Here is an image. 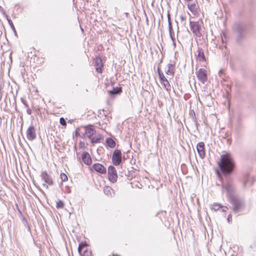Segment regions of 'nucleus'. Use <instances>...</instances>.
Listing matches in <instances>:
<instances>
[{
	"label": "nucleus",
	"mask_w": 256,
	"mask_h": 256,
	"mask_svg": "<svg viewBox=\"0 0 256 256\" xmlns=\"http://www.w3.org/2000/svg\"><path fill=\"white\" fill-rule=\"evenodd\" d=\"M222 211L224 212H226V210L228 209V208L227 207H224V206H222Z\"/></svg>",
	"instance_id": "nucleus-31"
},
{
	"label": "nucleus",
	"mask_w": 256,
	"mask_h": 256,
	"mask_svg": "<svg viewBox=\"0 0 256 256\" xmlns=\"http://www.w3.org/2000/svg\"><path fill=\"white\" fill-rule=\"evenodd\" d=\"M104 192L106 195L109 196H112L114 194L112 188L108 186L104 187Z\"/></svg>",
	"instance_id": "nucleus-17"
},
{
	"label": "nucleus",
	"mask_w": 256,
	"mask_h": 256,
	"mask_svg": "<svg viewBox=\"0 0 256 256\" xmlns=\"http://www.w3.org/2000/svg\"><path fill=\"white\" fill-rule=\"evenodd\" d=\"M56 207L57 208H62L64 207V203L62 200H58L56 202Z\"/></svg>",
	"instance_id": "nucleus-26"
},
{
	"label": "nucleus",
	"mask_w": 256,
	"mask_h": 256,
	"mask_svg": "<svg viewBox=\"0 0 256 256\" xmlns=\"http://www.w3.org/2000/svg\"><path fill=\"white\" fill-rule=\"evenodd\" d=\"M60 178L63 182H66L68 180V177L64 173L60 174Z\"/></svg>",
	"instance_id": "nucleus-27"
},
{
	"label": "nucleus",
	"mask_w": 256,
	"mask_h": 256,
	"mask_svg": "<svg viewBox=\"0 0 256 256\" xmlns=\"http://www.w3.org/2000/svg\"><path fill=\"white\" fill-rule=\"evenodd\" d=\"M166 66L168 70H166V74L173 76L174 74V66L170 64Z\"/></svg>",
	"instance_id": "nucleus-16"
},
{
	"label": "nucleus",
	"mask_w": 256,
	"mask_h": 256,
	"mask_svg": "<svg viewBox=\"0 0 256 256\" xmlns=\"http://www.w3.org/2000/svg\"><path fill=\"white\" fill-rule=\"evenodd\" d=\"M190 25L193 34L197 37H200L202 36L201 28L198 22H190Z\"/></svg>",
	"instance_id": "nucleus-4"
},
{
	"label": "nucleus",
	"mask_w": 256,
	"mask_h": 256,
	"mask_svg": "<svg viewBox=\"0 0 256 256\" xmlns=\"http://www.w3.org/2000/svg\"><path fill=\"white\" fill-rule=\"evenodd\" d=\"M84 134L91 140L92 143L99 142L100 140V136L97 137L96 136V130L92 128L91 126H86Z\"/></svg>",
	"instance_id": "nucleus-2"
},
{
	"label": "nucleus",
	"mask_w": 256,
	"mask_h": 256,
	"mask_svg": "<svg viewBox=\"0 0 256 256\" xmlns=\"http://www.w3.org/2000/svg\"><path fill=\"white\" fill-rule=\"evenodd\" d=\"M86 246L84 243L81 242L79 244L78 248V252L81 256H92V252L91 250L86 248L84 250L83 254H82V250Z\"/></svg>",
	"instance_id": "nucleus-9"
},
{
	"label": "nucleus",
	"mask_w": 256,
	"mask_h": 256,
	"mask_svg": "<svg viewBox=\"0 0 256 256\" xmlns=\"http://www.w3.org/2000/svg\"><path fill=\"white\" fill-rule=\"evenodd\" d=\"M121 92V88L116 87L113 88V89L112 90L109 91V92L112 94H116L120 93Z\"/></svg>",
	"instance_id": "nucleus-22"
},
{
	"label": "nucleus",
	"mask_w": 256,
	"mask_h": 256,
	"mask_svg": "<svg viewBox=\"0 0 256 256\" xmlns=\"http://www.w3.org/2000/svg\"><path fill=\"white\" fill-rule=\"evenodd\" d=\"M221 208H222V206L218 204H214L210 207L211 209L214 211L219 210Z\"/></svg>",
	"instance_id": "nucleus-23"
},
{
	"label": "nucleus",
	"mask_w": 256,
	"mask_h": 256,
	"mask_svg": "<svg viewBox=\"0 0 256 256\" xmlns=\"http://www.w3.org/2000/svg\"><path fill=\"white\" fill-rule=\"evenodd\" d=\"M232 190V186L230 184H226L223 186V190H226L228 193L230 192Z\"/></svg>",
	"instance_id": "nucleus-21"
},
{
	"label": "nucleus",
	"mask_w": 256,
	"mask_h": 256,
	"mask_svg": "<svg viewBox=\"0 0 256 256\" xmlns=\"http://www.w3.org/2000/svg\"><path fill=\"white\" fill-rule=\"evenodd\" d=\"M60 122L62 126H66V122L63 118H61L60 119Z\"/></svg>",
	"instance_id": "nucleus-29"
},
{
	"label": "nucleus",
	"mask_w": 256,
	"mask_h": 256,
	"mask_svg": "<svg viewBox=\"0 0 256 256\" xmlns=\"http://www.w3.org/2000/svg\"><path fill=\"white\" fill-rule=\"evenodd\" d=\"M82 162L86 165H90L92 164V158L90 154L88 152H84L82 154Z\"/></svg>",
	"instance_id": "nucleus-12"
},
{
	"label": "nucleus",
	"mask_w": 256,
	"mask_h": 256,
	"mask_svg": "<svg viewBox=\"0 0 256 256\" xmlns=\"http://www.w3.org/2000/svg\"><path fill=\"white\" fill-rule=\"evenodd\" d=\"M198 154L200 158H203L205 156L204 144L203 142L198 144L196 146Z\"/></svg>",
	"instance_id": "nucleus-11"
},
{
	"label": "nucleus",
	"mask_w": 256,
	"mask_h": 256,
	"mask_svg": "<svg viewBox=\"0 0 256 256\" xmlns=\"http://www.w3.org/2000/svg\"><path fill=\"white\" fill-rule=\"evenodd\" d=\"M222 80H224V81H225V80H226V78H225V76H224V77H223V76H222Z\"/></svg>",
	"instance_id": "nucleus-34"
},
{
	"label": "nucleus",
	"mask_w": 256,
	"mask_h": 256,
	"mask_svg": "<svg viewBox=\"0 0 256 256\" xmlns=\"http://www.w3.org/2000/svg\"><path fill=\"white\" fill-rule=\"evenodd\" d=\"M41 176L42 179L46 183L48 184V185L53 184L52 178L46 172H42Z\"/></svg>",
	"instance_id": "nucleus-14"
},
{
	"label": "nucleus",
	"mask_w": 256,
	"mask_h": 256,
	"mask_svg": "<svg viewBox=\"0 0 256 256\" xmlns=\"http://www.w3.org/2000/svg\"><path fill=\"white\" fill-rule=\"evenodd\" d=\"M241 206V204L240 202H236L234 206V210L237 212Z\"/></svg>",
	"instance_id": "nucleus-24"
},
{
	"label": "nucleus",
	"mask_w": 256,
	"mask_h": 256,
	"mask_svg": "<svg viewBox=\"0 0 256 256\" xmlns=\"http://www.w3.org/2000/svg\"><path fill=\"white\" fill-rule=\"evenodd\" d=\"M160 82L163 88L167 92H170L171 90V86L168 80V78H166L164 74H160Z\"/></svg>",
	"instance_id": "nucleus-6"
},
{
	"label": "nucleus",
	"mask_w": 256,
	"mask_h": 256,
	"mask_svg": "<svg viewBox=\"0 0 256 256\" xmlns=\"http://www.w3.org/2000/svg\"><path fill=\"white\" fill-rule=\"evenodd\" d=\"M236 29L239 32H240L241 30H244V28L242 26H240V24H238V25L236 26Z\"/></svg>",
	"instance_id": "nucleus-28"
},
{
	"label": "nucleus",
	"mask_w": 256,
	"mask_h": 256,
	"mask_svg": "<svg viewBox=\"0 0 256 256\" xmlns=\"http://www.w3.org/2000/svg\"><path fill=\"white\" fill-rule=\"evenodd\" d=\"M6 17L7 20H8V24L10 25L11 28L14 30V32H16L15 28L14 26V25L12 20L8 18V16L6 15Z\"/></svg>",
	"instance_id": "nucleus-25"
},
{
	"label": "nucleus",
	"mask_w": 256,
	"mask_h": 256,
	"mask_svg": "<svg viewBox=\"0 0 256 256\" xmlns=\"http://www.w3.org/2000/svg\"><path fill=\"white\" fill-rule=\"evenodd\" d=\"M198 54L196 59L200 62H205L206 60L204 50L200 48H198L197 50Z\"/></svg>",
	"instance_id": "nucleus-15"
},
{
	"label": "nucleus",
	"mask_w": 256,
	"mask_h": 256,
	"mask_svg": "<svg viewBox=\"0 0 256 256\" xmlns=\"http://www.w3.org/2000/svg\"><path fill=\"white\" fill-rule=\"evenodd\" d=\"M232 220V216H231V215H229V216H228V222H230V220Z\"/></svg>",
	"instance_id": "nucleus-32"
},
{
	"label": "nucleus",
	"mask_w": 256,
	"mask_h": 256,
	"mask_svg": "<svg viewBox=\"0 0 256 256\" xmlns=\"http://www.w3.org/2000/svg\"><path fill=\"white\" fill-rule=\"evenodd\" d=\"M197 77L200 81L204 84L207 80L206 71L204 68H200L196 72Z\"/></svg>",
	"instance_id": "nucleus-8"
},
{
	"label": "nucleus",
	"mask_w": 256,
	"mask_h": 256,
	"mask_svg": "<svg viewBox=\"0 0 256 256\" xmlns=\"http://www.w3.org/2000/svg\"><path fill=\"white\" fill-rule=\"evenodd\" d=\"M158 76H160V74H163L162 72L160 71V69L158 68Z\"/></svg>",
	"instance_id": "nucleus-33"
},
{
	"label": "nucleus",
	"mask_w": 256,
	"mask_h": 256,
	"mask_svg": "<svg viewBox=\"0 0 256 256\" xmlns=\"http://www.w3.org/2000/svg\"><path fill=\"white\" fill-rule=\"evenodd\" d=\"M26 138L29 140H33L36 138V132L34 127L31 125L28 127L26 132Z\"/></svg>",
	"instance_id": "nucleus-7"
},
{
	"label": "nucleus",
	"mask_w": 256,
	"mask_h": 256,
	"mask_svg": "<svg viewBox=\"0 0 256 256\" xmlns=\"http://www.w3.org/2000/svg\"><path fill=\"white\" fill-rule=\"evenodd\" d=\"M94 65L96 66V70L100 73L102 72V68L103 66V64L102 62V59L99 57H96L94 59Z\"/></svg>",
	"instance_id": "nucleus-13"
},
{
	"label": "nucleus",
	"mask_w": 256,
	"mask_h": 256,
	"mask_svg": "<svg viewBox=\"0 0 256 256\" xmlns=\"http://www.w3.org/2000/svg\"><path fill=\"white\" fill-rule=\"evenodd\" d=\"M106 142L108 146L110 148H114L116 146L115 142L111 138H107Z\"/></svg>",
	"instance_id": "nucleus-20"
},
{
	"label": "nucleus",
	"mask_w": 256,
	"mask_h": 256,
	"mask_svg": "<svg viewBox=\"0 0 256 256\" xmlns=\"http://www.w3.org/2000/svg\"><path fill=\"white\" fill-rule=\"evenodd\" d=\"M94 170L101 174H105L106 172V169L100 164L96 163L92 165Z\"/></svg>",
	"instance_id": "nucleus-10"
},
{
	"label": "nucleus",
	"mask_w": 256,
	"mask_h": 256,
	"mask_svg": "<svg viewBox=\"0 0 256 256\" xmlns=\"http://www.w3.org/2000/svg\"><path fill=\"white\" fill-rule=\"evenodd\" d=\"M188 10L194 14L196 13L197 8L195 4H188Z\"/></svg>",
	"instance_id": "nucleus-19"
},
{
	"label": "nucleus",
	"mask_w": 256,
	"mask_h": 256,
	"mask_svg": "<svg viewBox=\"0 0 256 256\" xmlns=\"http://www.w3.org/2000/svg\"><path fill=\"white\" fill-rule=\"evenodd\" d=\"M223 74H224V71L222 70H220L218 72V75H219V76H220V77H222Z\"/></svg>",
	"instance_id": "nucleus-30"
},
{
	"label": "nucleus",
	"mask_w": 256,
	"mask_h": 256,
	"mask_svg": "<svg viewBox=\"0 0 256 256\" xmlns=\"http://www.w3.org/2000/svg\"><path fill=\"white\" fill-rule=\"evenodd\" d=\"M168 30H169V32L170 36L171 37V38L173 41H174V39L172 37V34H174V32H172V22L170 20V14L168 13Z\"/></svg>",
	"instance_id": "nucleus-18"
},
{
	"label": "nucleus",
	"mask_w": 256,
	"mask_h": 256,
	"mask_svg": "<svg viewBox=\"0 0 256 256\" xmlns=\"http://www.w3.org/2000/svg\"><path fill=\"white\" fill-rule=\"evenodd\" d=\"M234 161L229 154H226L221 156L220 161L218 163L220 168L224 174L231 172L234 166Z\"/></svg>",
	"instance_id": "nucleus-1"
},
{
	"label": "nucleus",
	"mask_w": 256,
	"mask_h": 256,
	"mask_svg": "<svg viewBox=\"0 0 256 256\" xmlns=\"http://www.w3.org/2000/svg\"><path fill=\"white\" fill-rule=\"evenodd\" d=\"M112 163L115 166H118L122 162V152L119 150H116L112 156Z\"/></svg>",
	"instance_id": "nucleus-5"
},
{
	"label": "nucleus",
	"mask_w": 256,
	"mask_h": 256,
	"mask_svg": "<svg viewBox=\"0 0 256 256\" xmlns=\"http://www.w3.org/2000/svg\"><path fill=\"white\" fill-rule=\"evenodd\" d=\"M108 175L109 180L112 182H115L118 179V174L115 168L112 166L108 168Z\"/></svg>",
	"instance_id": "nucleus-3"
}]
</instances>
